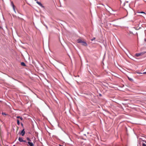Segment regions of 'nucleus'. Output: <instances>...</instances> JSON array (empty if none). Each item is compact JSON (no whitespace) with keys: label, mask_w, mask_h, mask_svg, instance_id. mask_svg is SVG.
I'll return each instance as SVG.
<instances>
[{"label":"nucleus","mask_w":146,"mask_h":146,"mask_svg":"<svg viewBox=\"0 0 146 146\" xmlns=\"http://www.w3.org/2000/svg\"><path fill=\"white\" fill-rule=\"evenodd\" d=\"M2 114L3 115H7V114L5 113H4V112H2Z\"/></svg>","instance_id":"nucleus-16"},{"label":"nucleus","mask_w":146,"mask_h":146,"mask_svg":"<svg viewBox=\"0 0 146 146\" xmlns=\"http://www.w3.org/2000/svg\"><path fill=\"white\" fill-rule=\"evenodd\" d=\"M84 40L81 38L78 39L77 40V42L78 43H82L84 41Z\"/></svg>","instance_id":"nucleus-3"},{"label":"nucleus","mask_w":146,"mask_h":146,"mask_svg":"<svg viewBox=\"0 0 146 146\" xmlns=\"http://www.w3.org/2000/svg\"><path fill=\"white\" fill-rule=\"evenodd\" d=\"M25 131H24V129H23L21 131V132L20 133V134L22 136H23L24 135H25Z\"/></svg>","instance_id":"nucleus-6"},{"label":"nucleus","mask_w":146,"mask_h":146,"mask_svg":"<svg viewBox=\"0 0 146 146\" xmlns=\"http://www.w3.org/2000/svg\"><path fill=\"white\" fill-rule=\"evenodd\" d=\"M23 142H26V140H23Z\"/></svg>","instance_id":"nucleus-24"},{"label":"nucleus","mask_w":146,"mask_h":146,"mask_svg":"<svg viewBox=\"0 0 146 146\" xmlns=\"http://www.w3.org/2000/svg\"><path fill=\"white\" fill-rule=\"evenodd\" d=\"M11 5L13 9H15V7L12 1L11 2Z\"/></svg>","instance_id":"nucleus-8"},{"label":"nucleus","mask_w":146,"mask_h":146,"mask_svg":"<svg viewBox=\"0 0 146 146\" xmlns=\"http://www.w3.org/2000/svg\"><path fill=\"white\" fill-rule=\"evenodd\" d=\"M18 140L20 142H23V140L22 138L21 137H19V138Z\"/></svg>","instance_id":"nucleus-10"},{"label":"nucleus","mask_w":146,"mask_h":146,"mask_svg":"<svg viewBox=\"0 0 146 146\" xmlns=\"http://www.w3.org/2000/svg\"><path fill=\"white\" fill-rule=\"evenodd\" d=\"M14 12H15V9H14Z\"/></svg>","instance_id":"nucleus-27"},{"label":"nucleus","mask_w":146,"mask_h":146,"mask_svg":"<svg viewBox=\"0 0 146 146\" xmlns=\"http://www.w3.org/2000/svg\"><path fill=\"white\" fill-rule=\"evenodd\" d=\"M17 130H18V129H19V127H17Z\"/></svg>","instance_id":"nucleus-23"},{"label":"nucleus","mask_w":146,"mask_h":146,"mask_svg":"<svg viewBox=\"0 0 146 146\" xmlns=\"http://www.w3.org/2000/svg\"><path fill=\"white\" fill-rule=\"evenodd\" d=\"M142 146H146V144L145 143H143Z\"/></svg>","instance_id":"nucleus-17"},{"label":"nucleus","mask_w":146,"mask_h":146,"mask_svg":"<svg viewBox=\"0 0 146 146\" xmlns=\"http://www.w3.org/2000/svg\"><path fill=\"white\" fill-rule=\"evenodd\" d=\"M27 140L29 141H31V139H30V138H29V137H27Z\"/></svg>","instance_id":"nucleus-15"},{"label":"nucleus","mask_w":146,"mask_h":146,"mask_svg":"<svg viewBox=\"0 0 146 146\" xmlns=\"http://www.w3.org/2000/svg\"><path fill=\"white\" fill-rule=\"evenodd\" d=\"M137 73L138 74H142V73L140 72H137Z\"/></svg>","instance_id":"nucleus-20"},{"label":"nucleus","mask_w":146,"mask_h":146,"mask_svg":"<svg viewBox=\"0 0 146 146\" xmlns=\"http://www.w3.org/2000/svg\"><path fill=\"white\" fill-rule=\"evenodd\" d=\"M112 11L113 10H111V12L108 11L107 10H106V14L108 15H110L111 14V13Z\"/></svg>","instance_id":"nucleus-4"},{"label":"nucleus","mask_w":146,"mask_h":146,"mask_svg":"<svg viewBox=\"0 0 146 146\" xmlns=\"http://www.w3.org/2000/svg\"><path fill=\"white\" fill-rule=\"evenodd\" d=\"M126 8L125 7H123V9H126Z\"/></svg>","instance_id":"nucleus-22"},{"label":"nucleus","mask_w":146,"mask_h":146,"mask_svg":"<svg viewBox=\"0 0 146 146\" xmlns=\"http://www.w3.org/2000/svg\"><path fill=\"white\" fill-rule=\"evenodd\" d=\"M21 125H22V126H23V123H21Z\"/></svg>","instance_id":"nucleus-25"},{"label":"nucleus","mask_w":146,"mask_h":146,"mask_svg":"<svg viewBox=\"0 0 146 146\" xmlns=\"http://www.w3.org/2000/svg\"><path fill=\"white\" fill-rule=\"evenodd\" d=\"M36 3L40 6L41 7V8L43 9H44L45 7L44 6L42 5V3H41V2H38L37 1L36 2Z\"/></svg>","instance_id":"nucleus-1"},{"label":"nucleus","mask_w":146,"mask_h":146,"mask_svg":"<svg viewBox=\"0 0 146 146\" xmlns=\"http://www.w3.org/2000/svg\"><path fill=\"white\" fill-rule=\"evenodd\" d=\"M145 143H146V142H145Z\"/></svg>","instance_id":"nucleus-31"},{"label":"nucleus","mask_w":146,"mask_h":146,"mask_svg":"<svg viewBox=\"0 0 146 146\" xmlns=\"http://www.w3.org/2000/svg\"><path fill=\"white\" fill-rule=\"evenodd\" d=\"M129 1L127 0H126L125 2L123 3V6H125V4L127 3V6H129V4L128 3Z\"/></svg>","instance_id":"nucleus-7"},{"label":"nucleus","mask_w":146,"mask_h":146,"mask_svg":"<svg viewBox=\"0 0 146 146\" xmlns=\"http://www.w3.org/2000/svg\"><path fill=\"white\" fill-rule=\"evenodd\" d=\"M82 45L85 46H87V43L86 42V41L84 40L82 43Z\"/></svg>","instance_id":"nucleus-5"},{"label":"nucleus","mask_w":146,"mask_h":146,"mask_svg":"<svg viewBox=\"0 0 146 146\" xmlns=\"http://www.w3.org/2000/svg\"><path fill=\"white\" fill-rule=\"evenodd\" d=\"M138 13H143L145 15H146L145 13L143 11H142V12H138Z\"/></svg>","instance_id":"nucleus-13"},{"label":"nucleus","mask_w":146,"mask_h":146,"mask_svg":"<svg viewBox=\"0 0 146 146\" xmlns=\"http://www.w3.org/2000/svg\"><path fill=\"white\" fill-rule=\"evenodd\" d=\"M60 146H62L61 145H60Z\"/></svg>","instance_id":"nucleus-30"},{"label":"nucleus","mask_w":146,"mask_h":146,"mask_svg":"<svg viewBox=\"0 0 146 146\" xmlns=\"http://www.w3.org/2000/svg\"><path fill=\"white\" fill-rule=\"evenodd\" d=\"M128 79L130 81H131V80H133L132 79H131V78H129V77H128Z\"/></svg>","instance_id":"nucleus-18"},{"label":"nucleus","mask_w":146,"mask_h":146,"mask_svg":"<svg viewBox=\"0 0 146 146\" xmlns=\"http://www.w3.org/2000/svg\"><path fill=\"white\" fill-rule=\"evenodd\" d=\"M28 143L29 144L30 146H34V144L32 142H31L30 141H28Z\"/></svg>","instance_id":"nucleus-9"},{"label":"nucleus","mask_w":146,"mask_h":146,"mask_svg":"<svg viewBox=\"0 0 146 146\" xmlns=\"http://www.w3.org/2000/svg\"><path fill=\"white\" fill-rule=\"evenodd\" d=\"M21 64L22 66H26L24 62H21Z\"/></svg>","instance_id":"nucleus-12"},{"label":"nucleus","mask_w":146,"mask_h":146,"mask_svg":"<svg viewBox=\"0 0 146 146\" xmlns=\"http://www.w3.org/2000/svg\"><path fill=\"white\" fill-rule=\"evenodd\" d=\"M17 124L18 125H19L20 124V122L19 121V119H17Z\"/></svg>","instance_id":"nucleus-14"},{"label":"nucleus","mask_w":146,"mask_h":146,"mask_svg":"<svg viewBox=\"0 0 146 146\" xmlns=\"http://www.w3.org/2000/svg\"><path fill=\"white\" fill-rule=\"evenodd\" d=\"M35 0V1H37V0Z\"/></svg>","instance_id":"nucleus-28"},{"label":"nucleus","mask_w":146,"mask_h":146,"mask_svg":"<svg viewBox=\"0 0 146 146\" xmlns=\"http://www.w3.org/2000/svg\"><path fill=\"white\" fill-rule=\"evenodd\" d=\"M17 118L18 119L19 118V119H20L21 120H23V118L22 117L20 116H17Z\"/></svg>","instance_id":"nucleus-11"},{"label":"nucleus","mask_w":146,"mask_h":146,"mask_svg":"<svg viewBox=\"0 0 146 146\" xmlns=\"http://www.w3.org/2000/svg\"><path fill=\"white\" fill-rule=\"evenodd\" d=\"M145 53L142 52L140 53H136L135 54V56L137 57H139L140 56L143 55L145 54Z\"/></svg>","instance_id":"nucleus-2"},{"label":"nucleus","mask_w":146,"mask_h":146,"mask_svg":"<svg viewBox=\"0 0 146 146\" xmlns=\"http://www.w3.org/2000/svg\"><path fill=\"white\" fill-rule=\"evenodd\" d=\"M143 74H146V72H144L143 73Z\"/></svg>","instance_id":"nucleus-21"},{"label":"nucleus","mask_w":146,"mask_h":146,"mask_svg":"<svg viewBox=\"0 0 146 146\" xmlns=\"http://www.w3.org/2000/svg\"><path fill=\"white\" fill-rule=\"evenodd\" d=\"M13 146H15V145H14Z\"/></svg>","instance_id":"nucleus-29"},{"label":"nucleus","mask_w":146,"mask_h":146,"mask_svg":"<svg viewBox=\"0 0 146 146\" xmlns=\"http://www.w3.org/2000/svg\"><path fill=\"white\" fill-rule=\"evenodd\" d=\"M95 39V38H94L93 39H91V40L93 41Z\"/></svg>","instance_id":"nucleus-19"},{"label":"nucleus","mask_w":146,"mask_h":146,"mask_svg":"<svg viewBox=\"0 0 146 146\" xmlns=\"http://www.w3.org/2000/svg\"><path fill=\"white\" fill-rule=\"evenodd\" d=\"M144 40L145 41H146V39H145Z\"/></svg>","instance_id":"nucleus-26"}]
</instances>
